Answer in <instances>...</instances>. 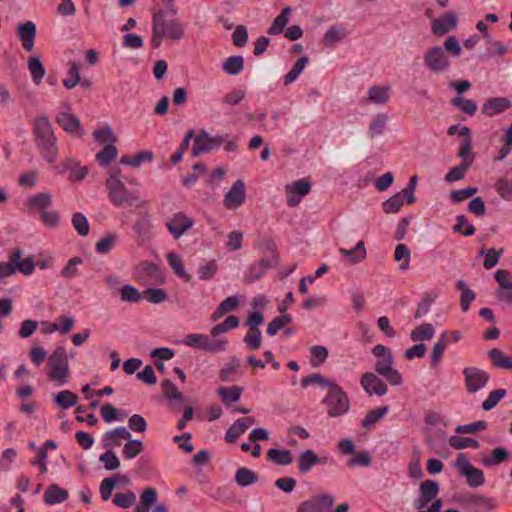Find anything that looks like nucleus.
Segmentation results:
<instances>
[{
	"mask_svg": "<svg viewBox=\"0 0 512 512\" xmlns=\"http://www.w3.org/2000/svg\"><path fill=\"white\" fill-rule=\"evenodd\" d=\"M32 135L39 155L52 164L58 158V144L47 115H38L32 122Z\"/></svg>",
	"mask_w": 512,
	"mask_h": 512,
	"instance_id": "nucleus-1",
	"label": "nucleus"
},
{
	"mask_svg": "<svg viewBox=\"0 0 512 512\" xmlns=\"http://www.w3.org/2000/svg\"><path fill=\"white\" fill-rule=\"evenodd\" d=\"M372 354L376 358V373L383 376L392 386L401 385L403 378L400 372L393 368L394 359L390 349L382 344H377L373 347Z\"/></svg>",
	"mask_w": 512,
	"mask_h": 512,
	"instance_id": "nucleus-2",
	"label": "nucleus"
},
{
	"mask_svg": "<svg viewBox=\"0 0 512 512\" xmlns=\"http://www.w3.org/2000/svg\"><path fill=\"white\" fill-rule=\"evenodd\" d=\"M105 185L108 190V198L114 206L137 204L141 207L147 204L145 200L140 201L135 192L128 190L122 179H115L114 177L107 179Z\"/></svg>",
	"mask_w": 512,
	"mask_h": 512,
	"instance_id": "nucleus-3",
	"label": "nucleus"
},
{
	"mask_svg": "<svg viewBox=\"0 0 512 512\" xmlns=\"http://www.w3.org/2000/svg\"><path fill=\"white\" fill-rule=\"evenodd\" d=\"M69 375V362L64 347H57L48 357L47 376L51 381L61 386L67 382Z\"/></svg>",
	"mask_w": 512,
	"mask_h": 512,
	"instance_id": "nucleus-4",
	"label": "nucleus"
},
{
	"mask_svg": "<svg viewBox=\"0 0 512 512\" xmlns=\"http://www.w3.org/2000/svg\"><path fill=\"white\" fill-rule=\"evenodd\" d=\"M322 403L327 406L330 417L345 415L350 409V400L347 393L335 382L329 389Z\"/></svg>",
	"mask_w": 512,
	"mask_h": 512,
	"instance_id": "nucleus-5",
	"label": "nucleus"
},
{
	"mask_svg": "<svg viewBox=\"0 0 512 512\" xmlns=\"http://www.w3.org/2000/svg\"><path fill=\"white\" fill-rule=\"evenodd\" d=\"M183 343L195 349L218 353L226 349L228 341L224 338L210 339L206 334L191 333L185 336Z\"/></svg>",
	"mask_w": 512,
	"mask_h": 512,
	"instance_id": "nucleus-6",
	"label": "nucleus"
},
{
	"mask_svg": "<svg viewBox=\"0 0 512 512\" xmlns=\"http://www.w3.org/2000/svg\"><path fill=\"white\" fill-rule=\"evenodd\" d=\"M424 66L433 74H441L450 68V60L440 46L429 47L423 55Z\"/></svg>",
	"mask_w": 512,
	"mask_h": 512,
	"instance_id": "nucleus-7",
	"label": "nucleus"
},
{
	"mask_svg": "<svg viewBox=\"0 0 512 512\" xmlns=\"http://www.w3.org/2000/svg\"><path fill=\"white\" fill-rule=\"evenodd\" d=\"M454 466L459 473L467 480V485L471 488L480 487L484 484V473L481 469L474 467L464 453H459Z\"/></svg>",
	"mask_w": 512,
	"mask_h": 512,
	"instance_id": "nucleus-8",
	"label": "nucleus"
},
{
	"mask_svg": "<svg viewBox=\"0 0 512 512\" xmlns=\"http://www.w3.org/2000/svg\"><path fill=\"white\" fill-rule=\"evenodd\" d=\"M227 135L211 136L206 130H200L194 137V144L192 146V156L198 157L202 153H208L212 150L218 149L226 141Z\"/></svg>",
	"mask_w": 512,
	"mask_h": 512,
	"instance_id": "nucleus-9",
	"label": "nucleus"
},
{
	"mask_svg": "<svg viewBox=\"0 0 512 512\" xmlns=\"http://www.w3.org/2000/svg\"><path fill=\"white\" fill-rule=\"evenodd\" d=\"M135 277L145 285H157L165 282V276L159 265L144 261L135 269Z\"/></svg>",
	"mask_w": 512,
	"mask_h": 512,
	"instance_id": "nucleus-10",
	"label": "nucleus"
},
{
	"mask_svg": "<svg viewBox=\"0 0 512 512\" xmlns=\"http://www.w3.org/2000/svg\"><path fill=\"white\" fill-rule=\"evenodd\" d=\"M157 497L156 489L152 487L144 488L134 512H168V507L165 503H157Z\"/></svg>",
	"mask_w": 512,
	"mask_h": 512,
	"instance_id": "nucleus-11",
	"label": "nucleus"
},
{
	"mask_svg": "<svg viewBox=\"0 0 512 512\" xmlns=\"http://www.w3.org/2000/svg\"><path fill=\"white\" fill-rule=\"evenodd\" d=\"M335 498L330 493L317 494L310 497L308 500L301 502L296 511L297 512H328L333 506Z\"/></svg>",
	"mask_w": 512,
	"mask_h": 512,
	"instance_id": "nucleus-12",
	"label": "nucleus"
},
{
	"mask_svg": "<svg viewBox=\"0 0 512 512\" xmlns=\"http://www.w3.org/2000/svg\"><path fill=\"white\" fill-rule=\"evenodd\" d=\"M152 20L154 23L161 24L162 31H164V36L171 40H180L184 36V28L182 23L174 18L167 20L165 18V12L163 10H158L153 14Z\"/></svg>",
	"mask_w": 512,
	"mask_h": 512,
	"instance_id": "nucleus-13",
	"label": "nucleus"
},
{
	"mask_svg": "<svg viewBox=\"0 0 512 512\" xmlns=\"http://www.w3.org/2000/svg\"><path fill=\"white\" fill-rule=\"evenodd\" d=\"M465 386L468 393H476L486 386L489 381V374L477 367H466L463 369Z\"/></svg>",
	"mask_w": 512,
	"mask_h": 512,
	"instance_id": "nucleus-14",
	"label": "nucleus"
},
{
	"mask_svg": "<svg viewBox=\"0 0 512 512\" xmlns=\"http://www.w3.org/2000/svg\"><path fill=\"white\" fill-rule=\"evenodd\" d=\"M360 385L369 396L373 394L384 396L388 391L387 384L374 372L364 373L361 376Z\"/></svg>",
	"mask_w": 512,
	"mask_h": 512,
	"instance_id": "nucleus-15",
	"label": "nucleus"
},
{
	"mask_svg": "<svg viewBox=\"0 0 512 512\" xmlns=\"http://www.w3.org/2000/svg\"><path fill=\"white\" fill-rule=\"evenodd\" d=\"M194 222L183 212L174 214L166 223L168 231L172 234L175 239L180 238L192 228Z\"/></svg>",
	"mask_w": 512,
	"mask_h": 512,
	"instance_id": "nucleus-16",
	"label": "nucleus"
},
{
	"mask_svg": "<svg viewBox=\"0 0 512 512\" xmlns=\"http://www.w3.org/2000/svg\"><path fill=\"white\" fill-rule=\"evenodd\" d=\"M419 497L414 501V507L422 510L439 493V484L434 480H425L420 484Z\"/></svg>",
	"mask_w": 512,
	"mask_h": 512,
	"instance_id": "nucleus-17",
	"label": "nucleus"
},
{
	"mask_svg": "<svg viewBox=\"0 0 512 512\" xmlns=\"http://www.w3.org/2000/svg\"><path fill=\"white\" fill-rule=\"evenodd\" d=\"M56 123L70 135H74L79 138L84 135V130L79 119L69 112L58 113L56 116Z\"/></svg>",
	"mask_w": 512,
	"mask_h": 512,
	"instance_id": "nucleus-18",
	"label": "nucleus"
},
{
	"mask_svg": "<svg viewBox=\"0 0 512 512\" xmlns=\"http://www.w3.org/2000/svg\"><path fill=\"white\" fill-rule=\"evenodd\" d=\"M245 201V184L237 180L230 190L225 194L223 204L227 209H236Z\"/></svg>",
	"mask_w": 512,
	"mask_h": 512,
	"instance_id": "nucleus-19",
	"label": "nucleus"
},
{
	"mask_svg": "<svg viewBox=\"0 0 512 512\" xmlns=\"http://www.w3.org/2000/svg\"><path fill=\"white\" fill-rule=\"evenodd\" d=\"M457 24L458 19L456 15L452 12H447L432 22V32L434 35L442 36L455 29Z\"/></svg>",
	"mask_w": 512,
	"mask_h": 512,
	"instance_id": "nucleus-20",
	"label": "nucleus"
},
{
	"mask_svg": "<svg viewBox=\"0 0 512 512\" xmlns=\"http://www.w3.org/2000/svg\"><path fill=\"white\" fill-rule=\"evenodd\" d=\"M131 433L125 427H117L104 433L102 444L105 448L120 446L121 440H129Z\"/></svg>",
	"mask_w": 512,
	"mask_h": 512,
	"instance_id": "nucleus-21",
	"label": "nucleus"
},
{
	"mask_svg": "<svg viewBox=\"0 0 512 512\" xmlns=\"http://www.w3.org/2000/svg\"><path fill=\"white\" fill-rule=\"evenodd\" d=\"M18 36L26 51H31L36 37V25L32 21H27L17 27Z\"/></svg>",
	"mask_w": 512,
	"mask_h": 512,
	"instance_id": "nucleus-22",
	"label": "nucleus"
},
{
	"mask_svg": "<svg viewBox=\"0 0 512 512\" xmlns=\"http://www.w3.org/2000/svg\"><path fill=\"white\" fill-rule=\"evenodd\" d=\"M511 106L509 99L504 97H494L488 99L482 106V113L488 116H493L504 112Z\"/></svg>",
	"mask_w": 512,
	"mask_h": 512,
	"instance_id": "nucleus-23",
	"label": "nucleus"
},
{
	"mask_svg": "<svg viewBox=\"0 0 512 512\" xmlns=\"http://www.w3.org/2000/svg\"><path fill=\"white\" fill-rule=\"evenodd\" d=\"M253 418H240L236 420L226 431L225 441L228 443H234L239 436H241L248 427L253 423Z\"/></svg>",
	"mask_w": 512,
	"mask_h": 512,
	"instance_id": "nucleus-24",
	"label": "nucleus"
},
{
	"mask_svg": "<svg viewBox=\"0 0 512 512\" xmlns=\"http://www.w3.org/2000/svg\"><path fill=\"white\" fill-rule=\"evenodd\" d=\"M459 135L464 136L465 139L460 144L458 156L462 158V162H469L471 166L474 160V156L472 154V140L470 129L467 126L461 127Z\"/></svg>",
	"mask_w": 512,
	"mask_h": 512,
	"instance_id": "nucleus-25",
	"label": "nucleus"
},
{
	"mask_svg": "<svg viewBox=\"0 0 512 512\" xmlns=\"http://www.w3.org/2000/svg\"><path fill=\"white\" fill-rule=\"evenodd\" d=\"M68 491L57 484H51L44 492L43 500L48 505H56L68 499Z\"/></svg>",
	"mask_w": 512,
	"mask_h": 512,
	"instance_id": "nucleus-26",
	"label": "nucleus"
},
{
	"mask_svg": "<svg viewBox=\"0 0 512 512\" xmlns=\"http://www.w3.org/2000/svg\"><path fill=\"white\" fill-rule=\"evenodd\" d=\"M321 463V460L313 450H305L299 454L298 469L300 473L307 474L313 466Z\"/></svg>",
	"mask_w": 512,
	"mask_h": 512,
	"instance_id": "nucleus-27",
	"label": "nucleus"
},
{
	"mask_svg": "<svg viewBox=\"0 0 512 512\" xmlns=\"http://www.w3.org/2000/svg\"><path fill=\"white\" fill-rule=\"evenodd\" d=\"M347 34V30L344 26H331L324 34L323 43L328 47H332L346 38Z\"/></svg>",
	"mask_w": 512,
	"mask_h": 512,
	"instance_id": "nucleus-28",
	"label": "nucleus"
},
{
	"mask_svg": "<svg viewBox=\"0 0 512 512\" xmlns=\"http://www.w3.org/2000/svg\"><path fill=\"white\" fill-rule=\"evenodd\" d=\"M239 304V299L236 296H229L224 299L211 315V321H217L227 313L234 311Z\"/></svg>",
	"mask_w": 512,
	"mask_h": 512,
	"instance_id": "nucleus-29",
	"label": "nucleus"
},
{
	"mask_svg": "<svg viewBox=\"0 0 512 512\" xmlns=\"http://www.w3.org/2000/svg\"><path fill=\"white\" fill-rule=\"evenodd\" d=\"M339 252L342 256L349 259L350 263L356 264L366 258L367 252L363 241H359L352 249L340 248Z\"/></svg>",
	"mask_w": 512,
	"mask_h": 512,
	"instance_id": "nucleus-30",
	"label": "nucleus"
},
{
	"mask_svg": "<svg viewBox=\"0 0 512 512\" xmlns=\"http://www.w3.org/2000/svg\"><path fill=\"white\" fill-rule=\"evenodd\" d=\"M456 289L461 292L460 296V307L463 312H467L470 308L471 303L475 300L476 295L463 280L456 282Z\"/></svg>",
	"mask_w": 512,
	"mask_h": 512,
	"instance_id": "nucleus-31",
	"label": "nucleus"
},
{
	"mask_svg": "<svg viewBox=\"0 0 512 512\" xmlns=\"http://www.w3.org/2000/svg\"><path fill=\"white\" fill-rule=\"evenodd\" d=\"M167 262L179 278L183 279L185 282L191 281V275L185 271L182 258L178 254L173 252L168 253Z\"/></svg>",
	"mask_w": 512,
	"mask_h": 512,
	"instance_id": "nucleus-32",
	"label": "nucleus"
},
{
	"mask_svg": "<svg viewBox=\"0 0 512 512\" xmlns=\"http://www.w3.org/2000/svg\"><path fill=\"white\" fill-rule=\"evenodd\" d=\"M217 391L222 402L229 407L232 403L239 401L243 389L239 386H231L219 387Z\"/></svg>",
	"mask_w": 512,
	"mask_h": 512,
	"instance_id": "nucleus-33",
	"label": "nucleus"
},
{
	"mask_svg": "<svg viewBox=\"0 0 512 512\" xmlns=\"http://www.w3.org/2000/svg\"><path fill=\"white\" fill-rule=\"evenodd\" d=\"M291 7H285L282 12L274 19L267 33L270 35H278L283 32L285 26L289 22Z\"/></svg>",
	"mask_w": 512,
	"mask_h": 512,
	"instance_id": "nucleus-34",
	"label": "nucleus"
},
{
	"mask_svg": "<svg viewBox=\"0 0 512 512\" xmlns=\"http://www.w3.org/2000/svg\"><path fill=\"white\" fill-rule=\"evenodd\" d=\"M267 458L278 465H289L293 461L292 453L287 449L271 448L267 452Z\"/></svg>",
	"mask_w": 512,
	"mask_h": 512,
	"instance_id": "nucleus-35",
	"label": "nucleus"
},
{
	"mask_svg": "<svg viewBox=\"0 0 512 512\" xmlns=\"http://www.w3.org/2000/svg\"><path fill=\"white\" fill-rule=\"evenodd\" d=\"M28 203L30 208L36 209L42 214L47 211L52 204L51 195L45 192L33 195L28 199Z\"/></svg>",
	"mask_w": 512,
	"mask_h": 512,
	"instance_id": "nucleus-36",
	"label": "nucleus"
},
{
	"mask_svg": "<svg viewBox=\"0 0 512 512\" xmlns=\"http://www.w3.org/2000/svg\"><path fill=\"white\" fill-rule=\"evenodd\" d=\"M151 222L148 214H142L135 222L133 230L142 242L150 238Z\"/></svg>",
	"mask_w": 512,
	"mask_h": 512,
	"instance_id": "nucleus-37",
	"label": "nucleus"
},
{
	"mask_svg": "<svg viewBox=\"0 0 512 512\" xmlns=\"http://www.w3.org/2000/svg\"><path fill=\"white\" fill-rule=\"evenodd\" d=\"M435 329L430 323H423L410 333V338L414 342L428 341L433 338Z\"/></svg>",
	"mask_w": 512,
	"mask_h": 512,
	"instance_id": "nucleus-38",
	"label": "nucleus"
},
{
	"mask_svg": "<svg viewBox=\"0 0 512 512\" xmlns=\"http://www.w3.org/2000/svg\"><path fill=\"white\" fill-rule=\"evenodd\" d=\"M153 160V153L151 151H141L133 157L128 155H123L120 158V164L129 165L131 167L137 168L143 162H151Z\"/></svg>",
	"mask_w": 512,
	"mask_h": 512,
	"instance_id": "nucleus-39",
	"label": "nucleus"
},
{
	"mask_svg": "<svg viewBox=\"0 0 512 512\" xmlns=\"http://www.w3.org/2000/svg\"><path fill=\"white\" fill-rule=\"evenodd\" d=\"M238 325L239 318L235 315H230L222 323H218L214 327H212L210 334L213 337V339H215L217 338V336L238 327Z\"/></svg>",
	"mask_w": 512,
	"mask_h": 512,
	"instance_id": "nucleus-40",
	"label": "nucleus"
},
{
	"mask_svg": "<svg viewBox=\"0 0 512 512\" xmlns=\"http://www.w3.org/2000/svg\"><path fill=\"white\" fill-rule=\"evenodd\" d=\"M244 68V59L240 55L230 56L228 57L223 65L222 69L228 74V75H238L242 72Z\"/></svg>",
	"mask_w": 512,
	"mask_h": 512,
	"instance_id": "nucleus-41",
	"label": "nucleus"
},
{
	"mask_svg": "<svg viewBox=\"0 0 512 512\" xmlns=\"http://www.w3.org/2000/svg\"><path fill=\"white\" fill-rule=\"evenodd\" d=\"M258 480V475L254 471L246 468L241 467L239 468L235 473V481L240 487H247L254 483H256Z\"/></svg>",
	"mask_w": 512,
	"mask_h": 512,
	"instance_id": "nucleus-42",
	"label": "nucleus"
},
{
	"mask_svg": "<svg viewBox=\"0 0 512 512\" xmlns=\"http://www.w3.org/2000/svg\"><path fill=\"white\" fill-rule=\"evenodd\" d=\"M406 200L405 194L401 191L391 196L389 199L382 203V208L386 214L397 213Z\"/></svg>",
	"mask_w": 512,
	"mask_h": 512,
	"instance_id": "nucleus-43",
	"label": "nucleus"
},
{
	"mask_svg": "<svg viewBox=\"0 0 512 512\" xmlns=\"http://www.w3.org/2000/svg\"><path fill=\"white\" fill-rule=\"evenodd\" d=\"M240 367V360L237 357H232L219 372V379L222 382H229L233 380L234 375L237 374Z\"/></svg>",
	"mask_w": 512,
	"mask_h": 512,
	"instance_id": "nucleus-44",
	"label": "nucleus"
},
{
	"mask_svg": "<svg viewBox=\"0 0 512 512\" xmlns=\"http://www.w3.org/2000/svg\"><path fill=\"white\" fill-rule=\"evenodd\" d=\"M488 357L495 367L502 369H512V358L506 357L500 349H490L488 351Z\"/></svg>",
	"mask_w": 512,
	"mask_h": 512,
	"instance_id": "nucleus-45",
	"label": "nucleus"
},
{
	"mask_svg": "<svg viewBox=\"0 0 512 512\" xmlns=\"http://www.w3.org/2000/svg\"><path fill=\"white\" fill-rule=\"evenodd\" d=\"M119 294L122 302L138 303L142 299L143 292L130 284H125L119 289Z\"/></svg>",
	"mask_w": 512,
	"mask_h": 512,
	"instance_id": "nucleus-46",
	"label": "nucleus"
},
{
	"mask_svg": "<svg viewBox=\"0 0 512 512\" xmlns=\"http://www.w3.org/2000/svg\"><path fill=\"white\" fill-rule=\"evenodd\" d=\"M28 69L31 73L33 82L36 85H39L45 75V68L40 59L36 56L30 57L28 60Z\"/></svg>",
	"mask_w": 512,
	"mask_h": 512,
	"instance_id": "nucleus-47",
	"label": "nucleus"
},
{
	"mask_svg": "<svg viewBox=\"0 0 512 512\" xmlns=\"http://www.w3.org/2000/svg\"><path fill=\"white\" fill-rule=\"evenodd\" d=\"M287 194H296L300 197L308 195L311 191V182L308 179L297 180L285 186Z\"/></svg>",
	"mask_w": 512,
	"mask_h": 512,
	"instance_id": "nucleus-48",
	"label": "nucleus"
},
{
	"mask_svg": "<svg viewBox=\"0 0 512 512\" xmlns=\"http://www.w3.org/2000/svg\"><path fill=\"white\" fill-rule=\"evenodd\" d=\"M309 62V58L307 56L300 57L297 59V61L294 63L291 70L284 76L283 82L284 85H289L292 82H294L298 76L302 73L304 68Z\"/></svg>",
	"mask_w": 512,
	"mask_h": 512,
	"instance_id": "nucleus-49",
	"label": "nucleus"
},
{
	"mask_svg": "<svg viewBox=\"0 0 512 512\" xmlns=\"http://www.w3.org/2000/svg\"><path fill=\"white\" fill-rule=\"evenodd\" d=\"M389 87L372 86L368 90L367 100L375 104H385L389 100Z\"/></svg>",
	"mask_w": 512,
	"mask_h": 512,
	"instance_id": "nucleus-50",
	"label": "nucleus"
},
{
	"mask_svg": "<svg viewBox=\"0 0 512 512\" xmlns=\"http://www.w3.org/2000/svg\"><path fill=\"white\" fill-rule=\"evenodd\" d=\"M54 400L62 409H69L77 404L78 396L69 390H63L54 396Z\"/></svg>",
	"mask_w": 512,
	"mask_h": 512,
	"instance_id": "nucleus-51",
	"label": "nucleus"
},
{
	"mask_svg": "<svg viewBox=\"0 0 512 512\" xmlns=\"http://www.w3.org/2000/svg\"><path fill=\"white\" fill-rule=\"evenodd\" d=\"M118 154V150L114 144H107L104 148L96 154V160L102 167L107 166L112 162Z\"/></svg>",
	"mask_w": 512,
	"mask_h": 512,
	"instance_id": "nucleus-52",
	"label": "nucleus"
},
{
	"mask_svg": "<svg viewBox=\"0 0 512 512\" xmlns=\"http://www.w3.org/2000/svg\"><path fill=\"white\" fill-rule=\"evenodd\" d=\"M451 104L469 116H473L477 111V104L475 101L465 99L461 96L452 98Z\"/></svg>",
	"mask_w": 512,
	"mask_h": 512,
	"instance_id": "nucleus-53",
	"label": "nucleus"
},
{
	"mask_svg": "<svg viewBox=\"0 0 512 512\" xmlns=\"http://www.w3.org/2000/svg\"><path fill=\"white\" fill-rule=\"evenodd\" d=\"M389 411V406H382L369 411L364 419L361 421V426L369 428L381 420L385 414Z\"/></svg>",
	"mask_w": 512,
	"mask_h": 512,
	"instance_id": "nucleus-54",
	"label": "nucleus"
},
{
	"mask_svg": "<svg viewBox=\"0 0 512 512\" xmlns=\"http://www.w3.org/2000/svg\"><path fill=\"white\" fill-rule=\"evenodd\" d=\"M258 265L266 272L267 269L276 266L279 263V254L275 248V244H269L268 253L265 257L257 261Z\"/></svg>",
	"mask_w": 512,
	"mask_h": 512,
	"instance_id": "nucleus-55",
	"label": "nucleus"
},
{
	"mask_svg": "<svg viewBox=\"0 0 512 512\" xmlns=\"http://www.w3.org/2000/svg\"><path fill=\"white\" fill-rule=\"evenodd\" d=\"M167 292L162 288H147L143 291L142 299H146L149 303L160 304L167 300Z\"/></svg>",
	"mask_w": 512,
	"mask_h": 512,
	"instance_id": "nucleus-56",
	"label": "nucleus"
},
{
	"mask_svg": "<svg viewBox=\"0 0 512 512\" xmlns=\"http://www.w3.org/2000/svg\"><path fill=\"white\" fill-rule=\"evenodd\" d=\"M388 121V117L386 114H377L372 122L370 123L368 134L371 138H374L378 135H381L385 128Z\"/></svg>",
	"mask_w": 512,
	"mask_h": 512,
	"instance_id": "nucleus-57",
	"label": "nucleus"
},
{
	"mask_svg": "<svg viewBox=\"0 0 512 512\" xmlns=\"http://www.w3.org/2000/svg\"><path fill=\"white\" fill-rule=\"evenodd\" d=\"M143 443L138 439H129L124 445L122 455L125 459H133L143 451Z\"/></svg>",
	"mask_w": 512,
	"mask_h": 512,
	"instance_id": "nucleus-58",
	"label": "nucleus"
},
{
	"mask_svg": "<svg viewBox=\"0 0 512 512\" xmlns=\"http://www.w3.org/2000/svg\"><path fill=\"white\" fill-rule=\"evenodd\" d=\"M334 383L335 381L327 379L319 373H312L304 377L301 381L303 388H307L311 384H317L321 387L329 389Z\"/></svg>",
	"mask_w": 512,
	"mask_h": 512,
	"instance_id": "nucleus-59",
	"label": "nucleus"
},
{
	"mask_svg": "<svg viewBox=\"0 0 512 512\" xmlns=\"http://www.w3.org/2000/svg\"><path fill=\"white\" fill-rule=\"evenodd\" d=\"M447 332H443L438 339V341L434 344L431 352V365L436 366L442 359V355L444 350L447 347L446 341Z\"/></svg>",
	"mask_w": 512,
	"mask_h": 512,
	"instance_id": "nucleus-60",
	"label": "nucleus"
},
{
	"mask_svg": "<svg viewBox=\"0 0 512 512\" xmlns=\"http://www.w3.org/2000/svg\"><path fill=\"white\" fill-rule=\"evenodd\" d=\"M469 162H461L459 165L451 168L445 175V181L452 183L465 177L466 171L470 168Z\"/></svg>",
	"mask_w": 512,
	"mask_h": 512,
	"instance_id": "nucleus-61",
	"label": "nucleus"
},
{
	"mask_svg": "<svg viewBox=\"0 0 512 512\" xmlns=\"http://www.w3.org/2000/svg\"><path fill=\"white\" fill-rule=\"evenodd\" d=\"M503 254V249H500L499 251H496L494 248L485 250H480V255H484L485 259L483 261V266L485 269H491L495 267L499 261V258Z\"/></svg>",
	"mask_w": 512,
	"mask_h": 512,
	"instance_id": "nucleus-62",
	"label": "nucleus"
},
{
	"mask_svg": "<svg viewBox=\"0 0 512 512\" xmlns=\"http://www.w3.org/2000/svg\"><path fill=\"white\" fill-rule=\"evenodd\" d=\"M136 501V495L132 491L125 493H116L113 498V503L123 509L130 508Z\"/></svg>",
	"mask_w": 512,
	"mask_h": 512,
	"instance_id": "nucleus-63",
	"label": "nucleus"
},
{
	"mask_svg": "<svg viewBox=\"0 0 512 512\" xmlns=\"http://www.w3.org/2000/svg\"><path fill=\"white\" fill-rule=\"evenodd\" d=\"M292 321L290 315H281L275 317L267 326V334L269 336L276 335L284 326Z\"/></svg>",
	"mask_w": 512,
	"mask_h": 512,
	"instance_id": "nucleus-64",
	"label": "nucleus"
}]
</instances>
